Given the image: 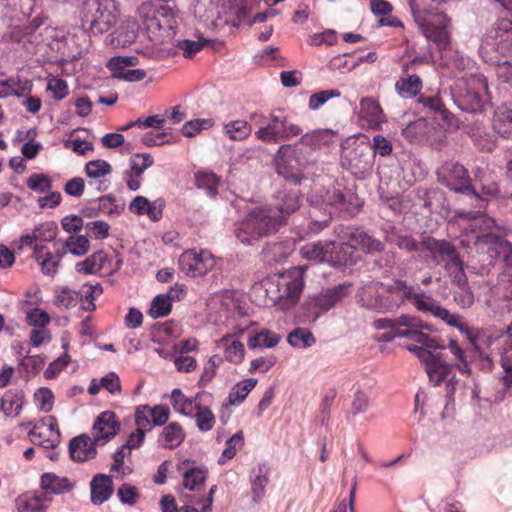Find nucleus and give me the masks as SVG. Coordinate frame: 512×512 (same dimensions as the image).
I'll list each match as a JSON object with an SVG mask.
<instances>
[{
    "mask_svg": "<svg viewBox=\"0 0 512 512\" xmlns=\"http://www.w3.org/2000/svg\"><path fill=\"white\" fill-rule=\"evenodd\" d=\"M376 286L380 287L381 291L377 290L374 295H371L366 288L359 291L358 302L362 307L386 313L397 310L408 301V292L411 285L404 280L395 279L389 285L378 282Z\"/></svg>",
    "mask_w": 512,
    "mask_h": 512,
    "instance_id": "f257e3e1",
    "label": "nucleus"
},
{
    "mask_svg": "<svg viewBox=\"0 0 512 512\" xmlns=\"http://www.w3.org/2000/svg\"><path fill=\"white\" fill-rule=\"evenodd\" d=\"M303 287V270L300 267L275 275L265 283L269 299L275 304L283 302L284 306L286 303L294 304L299 299Z\"/></svg>",
    "mask_w": 512,
    "mask_h": 512,
    "instance_id": "f03ea898",
    "label": "nucleus"
},
{
    "mask_svg": "<svg viewBox=\"0 0 512 512\" xmlns=\"http://www.w3.org/2000/svg\"><path fill=\"white\" fill-rule=\"evenodd\" d=\"M411 11L415 23L418 25L423 35L437 47L442 50L449 45V35L446 30L449 19L444 13L433 12L426 9L423 5L414 0L411 4Z\"/></svg>",
    "mask_w": 512,
    "mask_h": 512,
    "instance_id": "7ed1b4c3",
    "label": "nucleus"
},
{
    "mask_svg": "<svg viewBox=\"0 0 512 512\" xmlns=\"http://www.w3.org/2000/svg\"><path fill=\"white\" fill-rule=\"evenodd\" d=\"M281 221L268 210L256 208L236 225V237L246 245H251L262 237L276 232Z\"/></svg>",
    "mask_w": 512,
    "mask_h": 512,
    "instance_id": "20e7f679",
    "label": "nucleus"
},
{
    "mask_svg": "<svg viewBox=\"0 0 512 512\" xmlns=\"http://www.w3.org/2000/svg\"><path fill=\"white\" fill-rule=\"evenodd\" d=\"M115 10L114 0H85L81 10L82 28L93 35L108 32L116 19Z\"/></svg>",
    "mask_w": 512,
    "mask_h": 512,
    "instance_id": "39448f33",
    "label": "nucleus"
},
{
    "mask_svg": "<svg viewBox=\"0 0 512 512\" xmlns=\"http://www.w3.org/2000/svg\"><path fill=\"white\" fill-rule=\"evenodd\" d=\"M137 15L148 38L151 41L159 42L162 30L171 26L173 11L169 6L146 1L138 7Z\"/></svg>",
    "mask_w": 512,
    "mask_h": 512,
    "instance_id": "423d86ee",
    "label": "nucleus"
},
{
    "mask_svg": "<svg viewBox=\"0 0 512 512\" xmlns=\"http://www.w3.org/2000/svg\"><path fill=\"white\" fill-rule=\"evenodd\" d=\"M438 182L456 193H462L482 200V196L477 192L468 170L457 162H447L442 165L438 171Z\"/></svg>",
    "mask_w": 512,
    "mask_h": 512,
    "instance_id": "0eeeda50",
    "label": "nucleus"
},
{
    "mask_svg": "<svg viewBox=\"0 0 512 512\" xmlns=\"http://www.w3.org/2000/svg\"><path fill=\"white\" fill-rule=\"evenodd\" d=\"M408 302H410L419 312L432 315L433 317L444 321L446 324L458 328L461 332L467 331L466 324L458 314L450 313L431 295L426 294L424 291L417 292L412 285L408 292Z\"/></svg>",
    "mask_w": 512,
    "mask_h": 512,
    "instance_id": "6e6552de",
    "label": "nucleus"
},
{
    "mask_svg": "<svg viewBox=\"0 0 512 512\" xmlns=\"http://www.w3.org/2000/svg\"><path fill=\"white\" fill-rule=\"evenodd\" d=\"M307 159L298 152V145H282L276 157L277 173L293 185H300L304 179L302 170Z\"/></svg>",
    "mask_w": 512,
    "mask_h": 512,
    "instance_id": "1a4fd4ad",
    "label": "nucleus"
},
{
    "mask_svg": "<svg viewBox=\"0 0 512 512\" xmlns=\"http://www.w3.org/2000/svg\"><path fill=\"white\" fill-rule=\"evenodd\" d=\"M350 287V283H342L310 297L307 302L308 317L316 321L321 314L336 307L349 295Z\"/></svg>",
    "mask_w": 512,
    "mask_h": 512,
    "instance_id": "9d476101",
    "label": "nucleus"
},
{
    "mask_svg": "<svg viewBox=\"0 0 512 512\" xmlns=\"http://www.w3.org/2000/svg\"><path fill=\"white\" fill-rule=\"evenodd\" d=\"M422 252L426 253L429 258L436 265H443L444 269L448 268L449 264L459 263V252L455 245L446 239H436L430 235H421Z\"/></svg>",
    "mask_w": 512,
    "mask_h": 512,
    "instance_id": "9b49d317",
    "label": "nucleus"
},
{
    "mask_svg": "<svg viewBox=\"0 0 512 512\" xmlns=\"http://www.w3.org/2000/svg\"><path fill=\"white\" fill-rule=\"evenodd\" d=\"M407 349L414 353L421 362L425 364L429 380L433 382L435 386L448 378L452 366L446 363L441 353H433L425 347L417 345H410Z\"/></svg>",
    "mask_w": 512,
    "mask_h": 512,
    "instance_id": "f8f14e48",
    "label": "nucleus"
},
{
    "mask_svg": "<svg viewBox=\"0 0 512 512\" xmlns=\"http://www.w3.org/2000/svg\"><path fill=\"white\" fill-rule=\"evenodd\" d=\"M262 126L255 132V136L263 142H278L291 136H298L302 129L287 121L286 117L280 118L275 115L269 117V121L261 122Z\"/></svg>",
    "mask_w": 512,
    "mask_h": 512,
    "instance_id": "ddd939ff",
    "label": "nucleus"
},
{
    "mask_svg": "<svg viewBox=\"0 0 512 512\" xmlns=\"http://www.w3.org/2000/svg\"><path fill=\"white\" fill-rule=\"evenodd\" d=\"M341 163L353 175L363 178L371 172L374 165L371 146L365 143L357 144L353 149L344 153Z\"/></svg>",
    "mask_w": 512,
    "mask_h": 512,
    "instance_id": "4468645a",
    "label": "nucleus"
},
{
    "mask_svg": "<svg viewBox=\"0 0 512 512\" xmlns=\"http://www.w3.org/2000/svg\"><path fill=\"white\" fill-rule=\"evenodd\" d=\"M488 84L484 77H477L467 89L457 98L458 106L466 112H481L484 107V93L487 92Z\"/></svg>",
    "mask_w": 512,
    "mask_h": 512,
    "instance_id": "2eb2a0df",
    "label": "nucleus"
},
{
    "mask_svg": "<svg viewBox=\"0 0 512 512\" xmlns=\"http://www.w3.org/2000/svg\"><path fill=\"white\" fill-rule=\"evenodd\" d=\"M342 238L355 243L356 248L368 255H376L384 252L385 244L375 238L361 227H348Z\"/></svg>",
    "mask_w": 512,
    "mask_h": 512,
    "instance_id": "dca6fc26",
    "label": "nucleus"
},
{
    "mask_svg": "<svg viewBox=\"0 0 512 512\" xmlns=\"http://www.w3.org/2000/svg\"><path fill=\"white\" fill-rule=\"evenodd\" d=\"M120 430V423L117 416L113 411L102 412L95 420L92 435L95 437V442H100L101 445L106 444L114 438Z\"/></svg>",
    "mask_w": 512,
    "mask_h": 512,
    "instance_id": "f3484780",
    "label": "nucleus"
},
{
    "mask_svg": "<svg viewBox=\"0 0 512 512\" xmlns=\"http://www.w3.org/2000/svg\"><path fill=\"white\" fill-rule=\"evenodd\" d=\"M480 241L488 246L491 257L502 256L504 266L512 276V243L493 233L483 235Z\"/></svg>",
    "mask_w": 512,
    "mask_h": 512,
    "instance_id": "a211bd4d",
    "label": "nucleus"
},
{
    "mask_svg": "<svg viewBox=\"0 0 512 512\" xmlns=\"http://www.w3.org/2000/svg\"><path fill=\"white\" fill-rule=\"evenodd\" d=\"M180 269L189 277L204 276L212 263L209 265L202 253L198 254L195 251H186L179 258Z\"/></svg>",
    "mask_w": 512,
    "mask_h": 512,
    "instance_id": "6ab92c4d",
    "label": "nucleus"
},
{
    "mask_svg": "<svg viewBox=\"0 0 512 512\" xmlns=\"http://www.w3.org/2000/svg\"><path fill=\"white\" fill-rule=\"evenodd\" d=\"M97 444H100V442H95L94 436L91 438L86 434L79 435L70 441V456L73 460L79 462L93 459L97 454Z\"/></svg>",
    "mask_w": 512,
    "mask_h": 512,
    "instance_id": "aec40b11",
    "label": "nucleus"
},
{
    "mask_svg": "<svg viewBox=\"0 0 512 512\" xmlns=\"http://www.w3.org/2000/svg\"><path fill=\"white\" fill-rule=\"evenodd\" d=\"M310 209H309V218H310V230L317 233L321 231L324 227L328 226L332 219L333 211L330 210L325 204H323L318 196H314L313 194L308 198Z\"/></svg>",
    "mask_w": 512,
    "mask_h": 512,
    "instance_id": "412c9836",
    "label": "nucleus"
},
{
    "mask_svg": "<svg viewBox=\"0 0 512 512\" xmlns=\"http://www.w3.org/2000/svg\"><path fill=\"white\" fill-rule=\"evenodd\" d=\"M329 248V263L333 267H342L356 263V245L349 240Z\"/></svg>",
    "mask_w": 512,
    "mask_h": 512,
    "instance_id": "4be33fe9",
    "label": "nucleus"
},
{
    "mask_svg": "<svg viewBox=\"0 0 512 512\" xmlns=\"http://www.w3.org/2000/svg\"><path fill=\"white\" fill-rule=\"evenodd\" d=\"M385 241L394 244L398 249L407 253L421 252V240L418 241L411 234L403 233L391 226L384 230Z\"/></svg>",
    "mask_w": 512,
    "mask_h": 512,
    "instance_id": "5701e85b",
    "label": "nucleus"
},
{
    "mask_svg": "<svg viewBox=\"0 0 512 512\" xmlns=\"http://www.w3.org/2000/svg\"><path fill=\"white\" fill-rule=\"evenodd\" d=\"M493 129L500 136L512 139V108L503 104L494 112Z\"/></svg>",
    "mask_w": 512,
    "mask_h": 512,
    "instance_id": "b1692460",
    "label": "nucleus"
},
{
    "mask_svg": "<svg viewBox=\"0 0 512 512\" xmlns=\"http://www.w3.org/2000/svg\"><path fill=\"white\" fill-rule=\"evenodd\" d=\"M91 501L94 504H102L113 493L112 480L104 474H97L91 481Z\"/></svg>",
    "mask_w": 512,
    "mask_h": 512,
    "instance_id": "393cba45",
    "label": "nucleus"
},
{
    "mask_svg": "<svg viewBox=\"0 0 512 512\" xmlns=\"http://www.w3.org/2000/svg\"><path fill=\"white\" fill-rule=\"evenodd\" d=\"M475 181L480 182L481 193L479 194L483 199H474L477 202L476 207H478L479 210L462 212L459 214L460 216H465L468 219H476L480 217L482 214L481 209L484 208L485 203L488 201L487 197L496 196L499 193V187L495 181H484L482 178H478V175L475 176Z\"/></svg>",
    "mask_w": 512,
    "mask_h": 512,
    "instance_id": "a878e982",
    "label": "nucleus"
},
{
    "mask_svg": "<svg viewBox=\"0 0 512 512\" xmlns=\"http://www.w3.org/2000/svg\"><path fill=\"white\" fill-rule=\"evenodd\" d=\"M41 488L46 494H62L72 490L73 484L66 477L45 473L41 476Z\"/></svg>",
    "mask_w": 512,
    "mask_h": 512,
    "instance_id": "bb28decb",
    "label": "nucleus"
},
{
    "mask_svg": "<svg viewBox=\"0 0 512 512\" xmlns=\"http://www.w3.org/2000/svg\"><path fill=\"white\" fill-rule=\"evenodd\" d=\"M507 340L501 352V366L504 369L503 383L506 388L512 386V322L506 328Z\"/></svg>",
    "mask_w": 512,
    "mask_h": 512,
    "instance_id": "cd10ccee",
    "label": "nucleus"
},
{
    "mask_svg": "<svg viewBox=\"0 0 512 512\" xmlns=\"http://www.w3.org/2000/svg\"><path fill=\"white\" fill-rule=\"evenodd\" d=\"M497 50L503 55H512V22L503 20L495 28Z\"/></svg>",
    "mask_w": 512,
    "mask_h": 512,
    "instance_id": "c85d7f7f",
    "label": "nucleus"
},
{
    "mask_svg": "<svg viewBox=\"0 0 512 512\" xmlns=\"http://www.w3.org/2000/svg\"><path fill=\"white\" fill-rule=\"evenodd\" d=\"M184 438L185 433L182 426L177 422H171L163 428L158 441L163 447L173 449L178 447Z\"/></svg>",
    "mask_w": 512,
    "mask_h": 512,
    "instance_id": "c756f323",
    "label": "nucleus"
},
{
    "mask_svg": "<svg viewBox=\"0 0 512 512\" xmlns=\"http://www.w3.org/2000/svg\"><path fill=\"white\" fill-rule=\"evenodd\" d=\"M173 291L174 289L172 288L169 293L159 294L153 299L149 310V315L153 319L162 318L169 315L172 308L171 299L173 298Z\"/></svg>",
    "mask_w": 512,
    "mask_h": 512,
    "instance_id": "7c9ffc66",
    "label": "nucleus"
},
{
    "mask_svg": "<svg viewBox=\"0 0 512 512\" xmlns=\"http://www.w3.org/2000/svg\"><path fill=\"white\" fill-rule=\"evenodd\" d=\"M220 344L225 345V358L234 364L240 363L245 354L244 345L238 341L233 340L231 335H226L221 338Z\"/></svg>",
    "mask_w": 512,
    "mask_h": 512,
    "instance_id": "2f4dec72",
    "label": "nucleus"
},
{
    "mask_svg": "<svg viewBox=\"0 0 512 512\" xmlns=\"http://www.w3.org/2000/svg\"><path fill=\"white\" fill-rule=\"evenodd\" d=\"M257 384L256 379H246L242 382L237 383L229 393L228 400L224 404L225 407L230 405L240 404L249 394V392L255 387Z\"/></svg>",
    "mask_w": 512,
    "mask_h": 512,
    "instance_id": "473e14b6",
    "label": "nucleus"
},
{
    "mask_svg": "<svg viewBox=\"0 0 512 512\" xmlns=\"http://www.w3.org/2000/svg\"><path fill=\"white\" fill-rule=\"evenodd\" d=\"M429 131L428 122L424 118H419L410 122L402 129V135L410 142H421Z\"/></svg>",
    "mask_w": 512,
    "mask_h": 512,
    "instance_id": "72a5a7b5",
    "label": "nucleus"
},
{
    "mask_svg": "<svg viewBox=\"0 0 512 512\" xmlns=\"http://www.w3.org/2000/svg\"><path fill=\"white\" fill-rule=\"evenodd\" d=\"M35 260L41 266L44 274L53 276L57 272V262H52V253L46 246L36 245L34 247Z\"/></svg>",
    "mask_w": 512,
    "mask_h": 512,
    "instance_id": "f704fd0d",
    "label": "nucleus"
},
{
    "mask_svg": "<svg viewBox=\"0 0 512 512\" xmlns=\"http://www.w3.org/2000/svg\"><path fill=\"white\" fill-rule=\"evenodd\" d=\"M106 255L103 251H97L87 257L84 261L76 264V270L80 273L92 274L100 271L104 267Z\"/></svg>",
    "mask_w": 512,
    "mask_h": 512,
    "instance_id": "c9c22d12",
    "label": "nucleus"
},
{
    "mask_svg": "<svg viewBox=\"0 0 512 512\" xmlns=\"http://www.w3.org/2000/svg\"><path fill=\"white\" fill-rule=\"evenodd\" d=\"M421 86V79L417 75L401 78L396 82V90L404 98L416 96L420 92Z\"/></svg>",
    "mask_w": 512,
    "mask_h": 512,
    "instance_id": "e433bc0d",
    "label": "nucleus"
},
{
    "mask_svg": "<svg viewBox=\"0 0 512 512\" xmlns=\"http://www.w3.org/2000/svg\"><path fill=\"white\" fill-rule=\"evenodd\" d=\"M331 244L324 246L322 243H309L302 247V256L308 260L329 263V248Z\"/></svg>",
    "mask_w": 512,
    "mask_h": 512,
    "instance_id": "4c0bfd02",
    "label": "nucleus"
},
{
    "mask_svg": "<svg viewBox=\"0 0 512 512\" xmlns=\"http://www.w3.org/2000/svg\"><path fill=\"white\" fill-rule=\"evenodd\" d=\"M280 341V336L268 329H262L259 333L251 336L248 340V347L255 349L258 347L272 348Z\"/></svg>",
    "mask_w": 512,
    "mask_h": 512,
    "instance_id": "58836bf2",
    "label": "nucleus"
},
{
    "mask_svg": "<svg viewBox=\"0 0 512 512\" xmlns=\"http://www.w3.org/2000/svg\"><path fill=\"white\" fill-rule=\"evenodd\" d=\"M287 342L293 347L308 348L315 344L316 339L310 330L296 328L288 334Z\"/></svg>",
    "mask_w": 512,
    "mask_h": 512,
    "instance_id": "ea45409f",
    "label": "nucleus"
},
{
    "mask_svg": "<svg viewBox=\"0 0 512 512\" xmlns=\"http://www.w3.org/2000/svg\"><path fill=\"white\" fill-rule=\"evenodd\" d=\"M150 412L148 405H142L137 407L135 411V424L137 425V436H139V442H143L145 432L150 431L153 427V423L150 420Z\"/></svg>",
    "mask_w": 512,
    "mask_h": 512,
    "instance_id": "a19ab883",
    "label": "nucleus"
},
{
    "mask_svg": "<svg viewBox=\"0 0 512 512\" xmlns=\"http://www.w3.org/2000/svg\"><path fill=\"white\" fill-rule=\"evenodd\" d=\"M418 102L429 111L438 114L440 118L450 123L452 114L445 108L442 100L437 96H420Z\"/></svg>",
    "mask_w": 512,
    "mask_h": 512,
    "instance_id": "79ce46f5",
    "label": "nucleus"
},
{
    "mask_svg": "<svg viewBox=\"0 0 512 512\" xmlns=\"http://www.w3.org/2000/svg\"><path fill=\"white\" fill-rule=\"evenodd\" d=\"M318 199L334 212L335 209H341L345 205V195L340 190H327L324 193H315Z\"/></svg>",
    "mask_w": 512,
    "mask_h": 512,
    "instance_id": "37998d69",
    "label": "nucleus"
},
{
    "mask_svg": "<svg viewBox=\"0 0 512 512\" xmlns=\"http://www.w3.org/2000/svg\"><path fill=\"white\" fill-rule=\"evenodd\" d=\"M326 133V130H314L304 134L294 145H298V152L303 155V147L315 150L323 143Z\"/></svg>",
    "mask_w": 512,
    "mask_h": 512,
    "instance_id": "c03bdc74",
    "label": "nucleus"
},
{
    "mask_svg": "<svg viewBox=\"0 0 512 512\" xmlns=\"http://www.w3.org/2000/svg\"><path fill=\"white\" fill-rule=\"evenodd\" d=\"M225 132L231 140H244L251 134L247 121L235 120L225 125Z\"/></svg>",
    "mask_w": 512,
    "mask_h": 512,
    "instance_id": "a18cd8bd",
    "label": "nucleus"
},
{
    "mask_svg": "<svg viewBox=\"0 0 512 512\" xmlns=\"http://www.w3.org/2000/svg\"><path fill=\"white\" fill-rule=\"evenodd\" d=\"M171 402L173 405V408L182 413L183 415H192L194 405L193 400L190 398H187L181 389L175 388L171 393Z\"/></svg>",
    "mask_w": 512,
    "mask_h": 512,
    "instance_id": "49530a36",
    "label": "nucleus"
},
{
    "mask_svg": "<svg viewBox=\"0 0 512 512\" xmlns=\"http://www.w3.org/2000/svg\"><path fill=\"white\" fill-rule=\"evenodd\" d=\"M67 250L75 256H83L90 249V241L86 236H69L65 241Z\"/></svg>",
    "mask_w": 512,
    "mask_h": 512,
    "instance_id": "de8ad7c7",
    "label": "nucleus"
},
{
    "mask_svg": "<svg viewBox=\"0 0 512 512\" xmlns=\"http://www.w3.org/2000/svg\"><path fill=\"white\" fill-rule=\"evenodd\" d=\"M195 181L197 187L200 189H205L208 196L215 197L217 195L218 178L215 174L198 172L196 174Z\"/></svg>",
    "mask_w": 512,
    "mask_h": 512,
    "instance_id": "09e8293b",
    "label": "nucleus"
},
{
    "mask_svg": "<svg viewBox=\"0 0 512 512\" xmlns=\"http://www.w3.org/2000/svg\"><path fill=\"white\" fill-rule=\"evenodd\" d=\"M448 348L450 350V352L455 356V358L458 360V362H456L454 364V366L462 373L464 374H471V368H470V364L468 362V359H467V354L465 352V350H463L458 342L456 340H450L449 344H448Z\"/></svg>",
    "mask_w": 512,
    "mask_h": 512,
    "instance_id": "8fccbe9b",
    "label": "nucleus"
},
{
    "mask_svg": "<svg viewBox=\"0 0 512 512\" xmlns=\"http://www.w3.org/2000/svg\"><path fill=\"white\" fill-rule=\"evenodd\" d=\"M300 207V198L297 192L291 191L283 194L278 203V210L282 218L296 211Z\"/></svg>",
    "mask_w": 512,
    "mask_h": 512,
    "instance_id": "3c124183",
    "label": "nucleus"
},
{
    "mask_svg": "<svg viewBox=\"0 0 512 512\" xmlns=\"http://www.w3.org/2000/svg\"><path fill=\"white\" fill-rule=\"evenodd\" d=\"M213 125V119H194L186 122L182 126L181 131L184 136L191 138L200 133L202 130L213 127Z\"/></svg>",
    "mask_w": 512,
    "mask_h": 512,
    "instance_id": "603ef678",
    "label": "nucleus"
},
{
    "mask_svg": "<svg viewBox=\"0 0 512 512\" xmlns=\"http://www.w3.org/2000/svg\"><path fill=\"white\" fill-rule=\"evenodd\" d=\"M197 408V413L195 415L196 424L199 430L201 431H209L213 428L215 423V418L212 411L208 407H202L200 405H195Z\"/></svg>",
    "mask_w": 512,
    "mask_h": 512,
    "instance_id": "864d4df0",
    "label": "nucleus"
},
{
    "mask_svg": "<svg viewBox=\"0 0 512 512\" xmlns=\"http://www.w3.org/2000/svg\"><path fill=\"white\" fill-rule=\"evenodd\" d=\"M361 113L369 117L371 121H379L382 116V108L373 98L366 97L360 103Z\"/></svg>",
    "mask_w": 512,
    "mask_h": 512,
    "instance_id": "5fc2aeb1",
    "label": "nucleus"
},
{
    "mask_svg": "<svg viewBox=\"0 0 512 512\" xmlns=\"http://www.w3.org/2000/svg\"><path fill=\"white\" fill-rule=\"evenodd\" d=\"M464 266V261L462 260L461 256H459V263H451L449 264L448 268H445L448 274L452 277V283L457 287L468 285V279L464 271Z\"/></svg>",
    "mask_w": 512,
    "mask_h": 512,
    "instance_id": "6e6d98bb",
    "label": "nucleus"
},
{
    "mask_svg": "<svg viewBox=\"0 0 512 512\" xmlns=\"http://www.w3.org/2000/svg\"><path fill=\"white\" fill-rule=\"evenodd\" d=\"M243 445V433L242 431L237 432L231 438H229L226 442V448L224 449L221 458L219 459V463L223 464L226 460L232 459L237 451L238 447Z\"/></svg>",
    "mask_w": 512,
    "mask_h": 512,
    "instance_id": "4d7b16f0",
    "label": "nucleus"
},
{
    "mask_svg": "<svg viewBox=\"0 0 512 512\" xmlns=\"http://www.w3.org/2000/svg\"><path fill=\"white\" fill-rule=\"evenodd\" d=\"M455 303L461 308H469L474 303V294L468 285L456 287L453 292Z\"/></svg>",
    "mask_w": 512,
    "mask_h": 512,
    "instance_id": "13d9d810",
    "label": "nucleus"
},
{
    "mask_svg": "<svg viewBox=\"0 0 512 512\" xmlns=\"http://www.w3.org/2000/svg\"><path fill=\"white\" fill-rule=\"evenodd\" d=\"M85 170L89 177L99 178L111 172V165L104 160H93L86 164Z\"/></svg>",
    "mask_w": 512,
    "mask_h": 512,
    "instance_id": "bf43d9fd",
    "label": "nucleus"
},
{
    "mask_svg": "<svg viewBox=\"0 0 512 512\" xmlns=\"http://www.w3.org/2000/svg\"><path fill=\"white\" fill-rule=\"evenodd\" d=\"M341 93L337 89L323 90L310 96L309 108L312 110L318 109L325 104L329 99L340 97Z\"/></svg>",
    "mask_w": 512,
    "mask_h": 512,
    "instance_id": "052dcab7",
    "label": "nucleus"
},
{
    "mask_svg": "<svg viewBox=\"0 0 512 512\" xmlns=\"http://www.w3.org/2000/svg\"><path fill=\"white\" fill-rule=\"evenodd\" d=\"M27 186L36 192L44 193L48 191L52 184L51 179L45 174H33L27 180Z\"/></svg>",
    "mask_w": 512,
    "mask_h": 512,
    "instance_id": "680f3d73",
    "label": "nucleus"
},
{
    "mask_svg": "<svg viewBox=\"0 0 512 512\" xmlns=\"http://www.w3.org/2000/svg\"><path fill=\"white\" fill-rule=\"evenodd\" d=\"M36 240L50 242L57 236V225L54 222H48L40 225L34 231Z\"/></svg>",
    "mask_w": 512,
    "mask_h": 512,
    "instance_id": "e2e57ef3",
    "label": "nucleus"
},
{
    "mask_svg": "<svg viewBox=\"0 0 512 512\" xmlns=\"http://www.w3.org/2000/svg\"><path fill=\"white\" fill-rule=\"evenodd\" d=\"M205 481V473L198 469L192 468L184 473L183 485L189 490H194L197 485Z\"/></svg>",
    "mask_w": 512,
    "mask_h": 512,
    "instance_id": "0e129e2a",
    "label": "nucleus"
},
{
    "mask_svg": "<svg viewBox=\"0 0 512 512\" xmlns=\"http://www.w3.org/2000/svg\"><path fill=\"white\" fill-rule=\"evenodd\" d=\"M47 91H50L56 100H62L68 95V85L63 79L53 78L48 82Z\"/></svg>",
    "mask_w": 512,
    "mask_h": 512,
    "instance_id": "69168bd1",
    "label": "nucleus"
},
{
    "mask_svg": "<svg viewBox=\"0 0 512 512\" xmlns=\"http://www.w3.org/2000/svg\"><path fill=\"white\" fill-rule=\"evenodd\" d=\"M27 322L30 326L43 328L50 322L47 312L39 308H34L27 314Z\"/></svg>",
    "mask_w": 512,
    "mask_h": 512,
    "instance_id": "338daca9",
    "label": "nucleus"
},
{
    "mask_svg": "<svg viewBox=\"0 0 512 512\" xmlns=\"http://www.w3.org/2000/svg\"><path fill=\"white\" fill-rule=\"evenodd\" d=\"M371 148L374 156L379 154L380 156L385 157L392 153V143L382 135L374 136Z\"/></svg>",
    "mask_w": 512,
    "mask_h": 512,
    "instance_id": "774afa93",
    "label": "nucleus"
}]
</instances>
